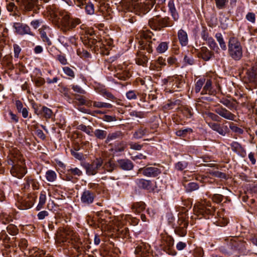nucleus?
Wrapping results in <instances>:
<instances>
[{
	"label": "nucleus",
	"mask_w": 257,
	"mask_h": 257,
	"mask_svg": "<svg viewBox=\"0 0 257 257\" xmlns=\"http://www.w3.org/2000/svg\"><path fill=\"white\" fill-rule=\"evenodd\" d=\"M56 239L59 243H71L77 250H79L82 245V241L77 234L66 228L59 229L57 233Z\"/></svg>",
	"instance_id": "1"
},
{
	"label": "nucleus",
	"mask_w": 257,
	"mask_h": 257,
	"mask_svg": "<svg viewBox=\"0 0 257 257\" xmlns=\"http://www.w3.org/2000/svg\"><path fill=\"white\" fill-rule=\"evenodd\" d=\"M55 17L59 23V27L65 32L74 28L81 22L79 19L71 18L69 12L62 10L56 13Z\"/></svg>",
	"instance_id": "2"
},
{
	"label": "nucleus",
	"mask_w": 257,
	"mask_h": 257,
	"mask_svg": "<svg viewBox=\"0 0 257 257\" xmlns=\"http://www.w3.org/2000/svg\"><path fill=\"white\" fill-rule=\"evenodd\" d=\"M8 163L12 166L10 172L14 177L20 179L27 172L24 160L20 155L11 156L8 160Z\"/></svg>",
	"instance_id": "3"
},
{
	"label": "nucleus",
	"mask_w": 257,
	"mask_h": 257,
	"mask_svg": "<svg viewBox=\"0 0 257 257\" xmlns=\"http://www.w3.org/2000/svg\"><path fill=\"white\" fill-rule=\"evenodd\" d=\"M228 53L232 59L240 60L242 56V47L240 42L235 37H231L228 41Z\"/></svg>",
	"instance_id": "4"
},
{
	"label": "nucleus",
	"mask_w": 257,
	"mask_h": 257,
	"mask_svg": "<svg viewBox=\"0 0 257 257\" xmlns=\"http://www.w3.org/2000/svg\"><path fill=\"white\" fill-rule=\"evenodd\" d=\"M153 34L151 32L148 30H142L139 32L138 36L140 37L142 40V47L143 49L146 50L149 53L153 52V42L151 40H148L151 39Z\"/></svg>",
	"instance_id": "5"
},
{
	"label": "nucleus",
	"mask_w": 257,
	"mask_h": 257,
	"mask_svg": "<svg viewBox=\"0 0 257 257\" xmlns=\"http://www.w3.org/2000/svg\"><path fill=\"white\" fill-rule=\"evenodd\" d=\"M155 3V0H146L143 3H138L133 5V10L139 15H145L150 11Z\"/></svg>",
	"instance_id": "6"
},
{
	"label": "nucleus",
	"mask_w": 257,
	"mask_h": 257,
	"mask_svg": "<svg viewBox=\"0 0 257 257\" xmlns=\"http://www.w3.org/2000/svg\"><path fill=\"white\" fill-rule=\"evenodd\" d=\"M103 160L101 158H96L91 164L84 163L82 166L86 170L88 175H94L97 173L98 170L102 166Z\"/></svg>",
	"instance_id": "7"
},
{
	"label": "nucleus",
	"mask_w": 257,
	"mask_h": 257,
	"mask_svg": "<svg viewBox=\"0 0 257 257\" xmlns=\"http://www.w3.org/2000/svg\"><path fill=\"white\" fill-rule=\"evenodd\" d=\"M194 212L197 215H205L212 214L215 209L213 207L208 204H198L194 206Z\"/></svg>",
	"instance_id": "8"
},
{
	"label": "nucleus",
	"mask_w": 257,
	"mask_h": 257,
	"mask_svg": "<svg viewBox=\"0 0 257 257\" xmlns=\"http://www.w3.org/2000/svg\"><path fill=\"white\" fill-rule=\"evenodd\" d=\"M19 8L24 12L32 11L36 5L38 0H15Z\"/></svg>",
	"instance_id": "9"
},
{
	"label": "nucleus",
	"mask_w": 257,
	"mask_h": 257,
	"mask_svg": "<svg viewBox=\"0 0 257 257\" xmlns=\"http://www.w3.org/2000/svg\"><path fill=\"white\" fill-rule=\"evenodd\" d=\"M116 71L115 76L122 81L126 80L131 76L129 69L125 64L118 65L116 68Z\"/></svg>",
	"instance_id": "10"
},
{
	"label": "nucleus",
	"mask_w": 257,
	"mask_h": 257,
	"mask_svg": "<svg viewBox=\"0 0 257 257\" xmlns=\"http://www.w3.org/2000/svg\"><path fill=\"white\" fill-rule=\"evenodd\" d=\"M243 245V243L240 241L231 239L226 247L224 249V252L228 254H232L235 250L241 249Z\"/></svg>",
	"instance_id": "11"
},
{
	"label": "nucleus",
	"mask_w": 257,
	"mask_h": 257,
	"mask_svg": "<svg viewBox=\"0 0 257 257\" xmlns=\"http://www.w3.org/2000/svg\"><path fill=\"white\" fill-rule=\"evenodd\" d=\"M214 111L225 119L230 120H235V118L236 116L230 111L221 106H217L214 109Z\"/></svg>",
	"instance_id": "12"
},
{
	"label": "nucleus",
	"mask_w": 257,
	"mask_h": 257,
	"mask_svg": "<svg viewBox=\"0 0 257 257\" xmlns=\"http://www.w3.org/2000/svg\"><path fill=\"white\" fill-rule=\"evenodd\" d=\"M24 180L25 181L24 183V189L25 190H30L31 188L34 190L39 189V183L36 179L31 176H27Z\"/></svg>",
	"instance_id": "13"
},
{
	"label": "nucleus",
	"mask_w": 257,
	"mask_h": 257,
	"mask_svg": "<svg viewBox=\"0 0 257 257\" xmlns=\"http://www.w3.org/2000/svg\"><path fill=\"white\" fill-rule=\"evenodd\" d=\"M95 196L94 192L90 190H85L81 194V202L85 205H89L93 203Z\"/></svg>",
	"instance_id": "14"
},
{
	"label": "nucleus",
	"mask_w": 257,
	"mask_h": 257,
	"mask_svg": "<svg viewBox=\"0 0 257 257\" xmlns=\"http://www.w3.org/2000/svg\"><path fill=\"white\" fill-rule=\"evenodd\" d=\"M188 223L183 219L180 218L178 221V226L175 229V233L180 236L183 237L187 233Z\"/></svg>",
	"instance_id": "15"
},
{
	"label": "nucleus",
	"mask_w": 257,
	"mask_h": 257,
	"mask_svg": "<svg viewBox=\"0 0 257 257\" xmlns=\"http://www.w3.org/2000/svg\"><path fill=\"white\" fill-rule=\"evenodd\" d=\"M13 27L15 29L16 32L19 35L29 34L33 35L30 27L26 24L21 23H14Z\"/></svg>",
	"instance_id": "16"
},
{
	"label": "nucleus",
	"mask_w": 257,
	"mask_h": 257,
	"mask_svg": "<svg viewBox=\"0 0 257 257\" xmlns=\"http://www.w3.org/2000/svg\"><path fill=\"white\" fill-rule=\"evenodd\" d=\"M139 171L142 172L144 175L155 177L161 173L160 169L156 167H150L145 169H140Z\"/></svg>",
	"instance_id": "17"
},
{
	"label": "nucleus",
	"mask_w": 257,
	"mask_h": 257,
	"mask_svg": "<svg viewBox=\"0 0 257 257\" xmlns=\"http://www.w3.org/2000/svg\"><path fill=\"white\" fill-rule=\"evenodd\" d=\"M208 125L212 130L223 136H224L228 132V127L226 125L221 126L219 124L214 122H209Z\"/></svg>",
	"instance_id": "18"
},
{
	"label": "nucleus",
	"mask_w": 257,
	"mask_h": 257,
	"mask_svg": "<svg viewBox=\"0 0 257 257\" xmlns=\"http://www.w3.org/2000/svg\"><path fill=\"white\" fill-rule=\"evenodd\" d=\"M137 253L140 254L142 257H151V252L149 251V246L146 244H142L138 246L136 249Z\"/></svg>",
	"instance_id": "19"
},
{
	"label": "nucleus",
	"mask_w": 257,
	"mask_h": 257,
	"mask_svg": "<svg viewBox=\"0 0 257 257\" xmlns=\"http://www.w3.org/2000/svg\"><path fill=\"white\" fill-rule=\"evenodd\" d=\"M173 82L172 83L171 88L175 90L177 89H181L183 87L185 81L182 76H173Z\"/></svg>",
	"instance_id": "20"
},
{
	"label": "nucleus",
	"mask_w": 257,
	"mask_h": 257,
	"mask_svg": "<svg viewBox=\"0 0 257 257\" xmlns=\"http://www.w3.org/2000/svg\"><path fill=\"white\" fill-rule=\"evenodd\" d=\"M178 38L181 45L186 46L188 43V35L184 30L180 29L178 32Z\"/></svg>",
	"instance_id": "21"
},
{
	"label": "nucleus",
	"mask_w": 257,
	"mask_h": 257,
	"mask_svg": "<svg viewBox=\"0 0 257 257\" xmlns=\"http://www.w3.org/2000/svg\"><path fill=\"white\" fill-rule=\"evenodd\" d=\"M136 183L138 186L140 188L148 190L150 191L153 190L152 183L150 181L140 179L136 180Z\"/></svg>",
	"instance_id": "22"
},
{
	"label": "nucleus",
	"mask_w": 257,
	"mask_h": 257,
	"mask_svg": "<svg viewBox=\"0 0 257 257\" xmlns=\"http://www.w3.org/2000/svg\"><path fill=\"white\" fill-rule=\"evenodd\" d=\"M120 168L124 170H131L133 168L132 162L127 159H121L117 161Z\"/></svg>",
	"instance_id": "23"
},
{
	"label": "nucleus",
	"mask_w": 257,
	"mask_h": 257,
	"mask_svg": "<svg viewBox=\"0 0 257 257\" xmlns=\"http://www.w3.org/2000/svg\"><path fill=\"white\" fill-rule=\"evenodd\" d=\"M149 24L153 30H160V17L159 16L154 17L149 20Z\"/></svg>",
	"instance_id": "24"
},
{
	"label": "nucleus",
	"mask_w": 257,
	"mask_h": 257,
	"mask_svg": "<svg viewBox=\"0 0 257 257\" xmlns=\"http://www.w3.org/2000/svg\"><path fill=\"white\" fill-rule=\"evenodd\" d=\"M168 8L173 20L175 21H177L179 17L175 8L174 1L171 0L169 2Z\"/></svg>",
	"instance_id": "25"
},
{
	"label": "nucleus",
	"mask_w": 257,
	"mask_h": 257,
	"mask_svg": "<svg viewBox=\"0 0 257 257\" xmlns=\"http://www.w3.org/2000/svg\"><path fill=\"white\" fill-rule=\"evenodd\" d=\"M246 75L249 81H254L257 78V68L251 67L246 71Z\"/></svg>",
	"instance_id": "26"
},
{
	"label": "nucleus",
	"mask_w": 257,
	"mask_h": 257,
	"mask_svg": "<svg viewBox=\"0 0 257 257\" xmlns=\"http://www.w3.org/2000/svg\"><path fill=\"white\" fill-rule=\"evenodd\" d=\"M213 91L212 90V82L211 80L208 79L207 80L205 85L204 86L203 88V90L201 93L202 95L206 94H209L210 95L213 94Z\"/></svg>",
	"instance_id": "27"
},
{
	"label": "nucleus",
	"mask_w": 257,
	"mask_h": 257,
	"mask_svg": "<svg viewBox=\"0 0 257 257\" xmlns=\"http://www.w3.org/2000/svg\"><path fill=\"white\" fill-rule=\"evenodd\" d=\"M201 57L205 61H208L212 56V53L205 47H203L201 49Z\"/></svg>",
	"instance_id": "28"
},
{
	"label": "nucleus",
	"mask_w": 257,
	"mask_h": 257,
	"mask_svg": "<svg viewBox=\"0 0 257 257\" xmlns=\"http://www.w3.org/2000/svg\"><path fill=\"white\" fill-rule=\"evenodd\" d=\"M122 136V133L120 131H116L111 133H109L106 138L105 140L106 143H108L110 141L115 140L118 138H119Z\"/></svg>",
	"instance_id": "29"
},
{
	"label": "nucleus",
	"mask_w": 257,
	"mask_h": 257,
	"mask_svg": "<svg viewBox=\"0 0 257 257\" xmlns=\"http://www.w3.org/2000/svg\"><path fill=\"white\" fill-rule=\"evenodd\" d=\"M12 1H9L8 0L7 1V9L10 12H13L14 14L13 15L16 16L17 15V12H18V7L15 5L14 1L13 0Z\"/></svg>",
	"instance_id": "30"
},
{
	"label": "nucleus",
	"mask_w": 257,
	"mask_h": 257,
	"mask_svg": "<svg viewBox=\"0 0 257 257\" xmlns=\"http://www.w3.org/2000/svg\"><path fill=\"white\" fill-rule=\"evenodd\" d=\"M147 130L146 128L140 127L135 131L133 134V137L135 139H140L146 135Z\"/></svg>",
	"instance_id": "31"
},
{
	"label": "nucleus",
	"mask_w": 257,
	"mask_h": 257,
	"mask_svg": "<svg viewBox=\"0 0 257 257\" xmlns=\"http://www.w3.org/2000/svg\"><path fill=\"white\" fill-rule=\"evenodd\" d=\"M77 128L81 131L85 132L90 136H93V128L91 126H86L83 124H81L78 125Z\"/></svg>",
	"instance_id": "32"
},
{
	"label": "nucleus",
	"mask_w": 257,
	"mask_h": 257,
	"mask_svg": "<svg viewBox=\"0 0 257 257\" xmlns=\"http://www.w3.org/2000/svg\"><path fill=\"white\" fill-rule=\"evenodd\" d=\"M26 201H27L28 207H32L34 203L35 202L36 199L37 198L36 195L33 193H29L26 196L24 197Z\"/></svg>",
	"instance_id": "33"
},
{
	"label": "nucleus",
	"mask_w": 257,
	"mask_h": 257,
	"mask_svg": "<svg viewBox=\"0 0 257 257\" xmlns=\"http://www.w3.org/2000/svg\"><path fill=\"white\" fill-rule=\"evenodd\" d=\"M46 201V196L44 192H41L40 194L39 203L36 207L37 210H41L44 206Z\"/></svg>",
	"instance_id": "34"
},
{
	"label": "nucleus",
	"mask_w": 257,
	"mask_h": 257,
	"mask_svg": "<svg viewBox=\"0 0 257 257\" xmlns=\"http://www.w3.org/2000/svg\"><path fill=\"white\" fill-rule=\"evenodd\" d=\"M45 177L48 182H54L56 180L57 174L55 171L49 170L46 172Z\"/></svg>",
	"instance_id": "35"
},
{
	"label": "nucleus",
	"mask_w": 257,
	"mask_h": 257,
	"mask_svg": "<svg viewBox=\"0 0 257 257\" xmlns=\"http://www.w3.org/2000/svg\"><path fill=\"white\" fill-rule=\"evenodd\" d=\"M215 38L221 49L223 51L226 50L227 49L226 46L221 34L220 33H216L215 34Z\"/></svg>",
	"instance_id": "36"
},
{
	"label": "nucleus",
	"mask_w": 257,
	"mask_h": 257,
	"mask_svg": "<svg viewBox=\"0 0 257 257\" xmlns=\"http://www.w3.org/2000/svg\"><path fill=\"white\" fill-rule=\"evenodd\" d=\"M93 106L94 107L101 108H111L112 107V105L110 103L103 102L101 101H94L93 102Z\"/></svg>",
	"instance_id": "37"
},
{
	"label": "nucleus",
	"mask_w": 257,
	"mask_h": 257,
	"mask_svg": "<svg viewBox=\"0 0 257 257\" xmlns=\"http://www.w3.org/2000/svg\"><path fill=\"white\" fill-rule=\"evenodd\" d=\"M1 220L3 224L9 223L13 220L12 216L7 213L2 212L0 215Z\"/></svg>",
	"instance_id": "38"
},
{
	"label": "nucleus",
	"mask_w": 257,
	"mask_h": 257,
	"mask_svg": "<svg viewBox=\"0 0 257 257\" xmlns=\"http://www.w3.org/2000/svg\"><path fill=\"white\" fill-rule=\"evenodd\" d=\"M94 135L95 137L99 140H103L107 136L106 131L100 129L95 130L94 132Z\"/></svg>",
	"instance_id": "39"
},
{
	"label": "nucleus",
	"mask_w": 257,
	"mask_h": 257,
	"mask_svg": "<svg viewBox=\"0 0 257 257\" xmlns=\"http://www.w3.org/2000/svg\"><path fill=\"white\" fill-rule=\"evenodd\" d=\"M184 186L187 192H192L198 189L199 186L195 182H189L187 184H184Z\"/></svg>",
	"instance_id": "40"
},
{
	"label": "nucleus",
	"mask_w": 257,
	"mask_h": 257,
	"mask_svg": "<svg viewBox=\"0 0 257 257\" xmlns=\"http://www.w3.org/2000/svg\"><path fill=\"white\" fill-rule=\"evenodd\" d=\"M67 174L80 176L82 174V171L78 168H71L67 170Z\"/></svg>",
	"instance_id": "41"
},
{
	"label": "nucleus",
	"mask_w": 257,
	"mask_h": 257,
	"mask_svg": "<svg viewBox=\"0 0 257 257\" xmlns=\"http://www.w3.org/2000/svg\"><path fill=\"white\" fill-rule=\"evenodd\" d=\"M209 45V47L214 51L216 52H218L219 48L217 46L216 42L213 38L210 37V38L207 39V41L206 42Z\"/></svg>",
	"instance_id": "42"
},
{
	"label": "nucleus",
	"mask_w": 257,
	"mask_h": 257,
	"mask_svg": "<svg viewBox=\"0 0 257 257\" xmlns=\"http://www.w3.org/2000/svg\"><path fill=\"white\" fill-rule=\"evenodd\" d=\"M17 205H18V208L21 210L27 209L31 208V207L27 206V205H28L27 201H26L24 197L19 199Z\"/></svg>",
	"instance_id": "43"
},
{
	"label": "nucleus",
	"mask_w": 257,
	"mask_h": 257,
	"mask_svg": "<svg viewBox=\"0 0 257 257\" xmlns=\"http://www.w3.org/2000/svg\"><path fill=\"white\" fill-rule=\"evenodd\" d=\"M116 166L114 163L112 162L111 160H109L105 163L103 168L107 172H111L115 169Z\"/></svg>",
	"instance_id": "44"
},
{
	"label": "nucleus",
	"mask_w": 257,
	"mask_h": 257,
	"mask_svg": "<svg viewBox=\"0 0 257 257\" xmlns=\"http://www.w3.org/2000/svg\"><path fill=\"white\" fill-rule=\"evenodd\" d=\"M132 208L135 211L139 213L145 209V204L142 202L136 203L133 205Z\"/></svg>",
	"instance_id": "45"
},
{
	"label": "nucleus",
	"mask_w": 257,
	"mask_h": 257,
	"mask_svg": "<svg viewBox=\"0 0 257 257\" xmlns=\"http://www.w3.org/2000/svg\"><path fill=\"white\" fill-rule=\"evenodd\" d=\"M99 92L104 96L106 97V98L111 99V100H115L116 98L115 96L109 91L106 90L105 88H101Z\"/></svg>",
	"instance_id": "46"
},
{
	"label": "nucleus",
	"mask_w": 257,
	"mask_h": 257,
	"mask_svg": "<svg viewBox=\"0 0 257 257\" xmlns=\"http://www.w3.org/2000/svg\"><path fill=\"white\" fill-rule=\"evenodd\" d=\"M169 43L166 42H161L157 47V51L160 53L165 52L168 48Z\"/></svg>",
	"instance_id": "47"
},
{
	"label": "nucleus",
	"mask_w": 257,
	"mask_h": 257,
	"mask_svg": "<svg viewBox=\"0 0 257 257\" xmlns=\"http://www.w3.org/2000/svg\"><path fill=\"white\" fill-rule=\"evenodd\" d=\"M173 25V24L171 23L170 21L169 18L168 17H165L164 18H160V27L161 29L162 28L166 27H171Z\"/></svg>",
	"instance_id": "48"
},
{
	"label": "nucleus",
	"mask_w": 257,
	"mask_h": 257,
	"mask_svg": "<svg viewBox=\"0 0 257 257\" xmlns=\"http://www.w3.org/2000/svg\"><path fill=\"white\" fill-rule=\"evenodd\" d=\"M138 0H122V3L125 5V6L128 7L129 11H133V5L138 4Z\"/></svg>",
	"instance_id": "49"
},
{
	"label": "nucleus",
	"mask_w": 257,
	"mask_h": 257,
	"mask_svg": "<svg viewBox=\"0 0 257 257\" xmlns=\"http://www.w3.org/2000/svg\"><path fill=\"white\" fill-rule=\"evenodd\" d=\"M7 229L8 233L12 235H15L18 232L17 226L12 224L9 225Z\"/></svg>",
	"instance_id": "50"
},
{
	"label": "nucleus",
	"mask_w": 257,
	"mask_h": 257,
	"mask_svg": "<svg viewBox=\"0 0 257 257\" xmlns=\"http://www.w3.org/2000/svg\"><path fill=\"white\" fill-rule=\"evenodd\" d=\"M85 9L88 15H92L94 13V5L91 3H87L85 7Z\"/></svg>",
	"instance_id": "51"
},
{
	"label": "nucleus",
	"mask_w": 257,
	"mask_h": 257,
	"mask_svg": "<svg viewBox=\"0 0 257 257\" xmlns=\"http://www.w3.org/2000/svg\"><path fill=\"white\" fill-rule=\"evenodd\" d=\"M148 62V58L144 55H140L136 59V63L139 65L144 66Z\"/></svg>",
	"instance_id": "52"
},
{
	"label": "nucleus",
	"mask_w": 257,
	"mask_h": 257,
	"mask_svg": "<svg viewBox=\"0 0 257 257\" xmlns=\"http://www.w3.org/2000/svg\"><path fill=\"white\" fill-rule=\"evenodd\" d=\"M42 111L44 112V116L46 118H50L52 116V110L46 106H43Z\"/></svg>",
	"instance_id": "53"
},
{
	"label": "nucleus",
	"mask_w": 257,
	"mask_h": 257,
	"mask_svg": "<svg viewBox=\"0 0 257 257\" xmlns=\"http://www.w3.org/2000/svg\"><path fill=\"white\" fill-rule=\"evenodd\" d=\"M77 54L81 58H87L90 57V54L83 49H78L77 50Z\"/></svg>",
	"instance_id": "54"
},
{
	"label": "nucleus",
	"mask_w": 257,
	"mask_h": 257,
	"mask_svg": "<svg viewBox=\"0 0 257 257\" xmlns=\"http://www.w3.org/2000/svg\"><path fill=\"white\" fill-rule=\"evenodd\" d=\"M63 71L67 76L73 78L75 77V73L73 70L69 67H63Z\"/></svg>",
	"instance_id": "55"
},
{
	"label": "nucleus",
	"mask_w": 257,
	"mask_h": 257,
	"mask_svg": "<svg viewBox=\"0 0 257 257\" xmlns=\"http://www.w3.org/2000/svg\"><path fill=\"white\" fill-rule=\"evenodd\" d=\"M205 82V79H199L197 80L195 86V91L196 93H198L202 87Z\"/></svg>",
	"instance_id": "56"
},
{
	"label": "nucleus",
	"mask_w": 257,
	"mask_h": 257,
	"mask_svg": "<svg viewBox=\"0 0 257 257\" xmlns=\"http://www.w3.org/2000/svg\"><path fill=\"white\" fill-rule=\"evenodd\" d=\"M192 130L191 128H185L183 130H180L176 132V135L179 137H185L186 134L188 133H191Z\"/></svg>",
	"instance_id": "57"
},
{
	"label": "nucleus",
	"mask_w": 257,
	"mask_h": 257,
	"mask_svg": "<svg viewBox=\"0 0 257 257\" xmlns=\"http://www.w3.org/2000/svg\"><path fill=\"white\" fill-rule=\"evenodd\" d=\"M229 128L232 132L238 134H242L243 132V131L241 128L236 126L232 122L229 123Z\"/></svg>",
	"instance_id": "58"
},
{
	"label": "nucleus",
	"mask_w": 257,
	"mask_h": 257,
	"mask_svg": "<svg viewBox=\"0 0 257 257\" xmlns=\"http://www.w3.org/2000/svg\"><path fill=\"white\" fill-rule=\"evenodd\" d=\"M220 102L230 109H232L234 106V104L227 99L222 98L220 100Z\"/></svg>",
	"instance_id": "59"
},
{
	"label": "nucleus",
	"mask_w": 257,
	"mask_h": 257,
	"mask_svg": "<svg viewBox=\"0 0 257 257\" xmlns=\"http://www.w3.org/2000/svg\"><path fill=\"white\" fill-rule=\"evenodd\" d=\"M216 6L218 9H222L225 8L228 0H215Z\"/></svg>",
	"instance_id": "60"
},
{
	"label": "nucleus",
	"mask_w": 257,
	"mask_h": 257,
	"mask_svg": "<svg viewBox=\"0 0 257 257\" xmlns=\"http://www.w3.org/2000/svg\"><path fill=\"white\" fill-rule=\"evenodd\" d=\"M71 88L73 91L76 93L84 94L86 93V91L80 86L78 85H72Z\"/></svg>",
	"instance_id": "61"
},
{
	"label": "nucleus",
	"mask_w": 257,
	"mask_h": 257,
	"mask_svg": "<svg viewBox=\"0 0 257 257\" xmlns=\"http://www.w3.org/2000/svg\"><path fill=\"white\" fill-rule=\"evenodd\" d=\"M71 154L76 159L82 160L83 159V154L78 152L76 149L71 150Z\"/></svg>",
	"instance_id": "62"
},
{
	"label": "nucleus",
	"mask_w": 257,
	"mask_h": 257,
	"mask_svg": "<svg viewBox=\"0 0 257 257\" xmlns=\"http://www.w3.org/2000/svg\"><path fill=\"white\" fill-rule=\"evenodd\" d=\"M41 37L43 42L47 43L48 45H51V42L49 38L47 37L46 32L44 30H41L40 31Z\"/></svg>",
	"instance_id": "63"
},
{
	"label": "nucleus",
	"mask_w": 257,
	"mask_h": 257,
	"mask_svg": "<svg viewBox=\"0 0 257 257\" xmlns=\"http://www.w3.org/2000/svg\"><path fill=\"white\" fill-rule=\"evenodd\" d=\"M188 165V163L185 161L179 162L176 164L175 167L177 170L182 171L185 169Z\"/></svg>",
	"instance_id": "64"
}]
</instances>
